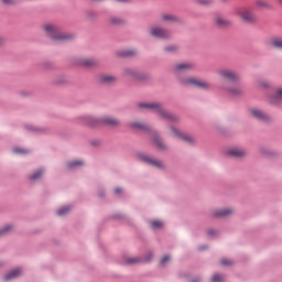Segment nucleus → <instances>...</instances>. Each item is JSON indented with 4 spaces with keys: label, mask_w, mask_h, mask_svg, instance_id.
I'll use <instances>...</instances> for the list:
<instances>
[{
    "label": "nucleus",
    "mask_w": 282,
    "mask_h": 282,
    "mask_svg": "<svg viewBox=\"0 0 282 282\" xmlns=\"http://www.w3.org/2000/svg\"><path fill=\"white\" fill-rule=\"evenodd\" d=\"M43 30L45 34L52 39L53 43H66V41H72V39H74L73 34L64 33L52 23L44 24Z\"/></svg>",
    "instance_id": "obj_1"
},
{
    "label": "nucleus",
    "mask_w": 282,
    "mask_h": 282,
    "mask_svg": "<svg viewBox=\"0 0 282 282\" xmlns=\"http://www.w3.org/2000/svg\"><path fill=\"white\" fill-rule=\"evenodd\" d=\"M139 109H149L151 111H155L161 116L164 120H170L171 122H177V116L169 112L161 104L158 102H140L138 105Z\"/></svg>",
    "instance_id": "obj_2"
},
{
    "label": "nucleus",
    "mask_w": 282,
    "mask_h": 282,
    "mask_svg": "<svg viewBox=\"0 0 282 282\" xmlns=\"http://www.w3.org/2000/svg\"><path fill=\"white\" fill-rule=\"evenodd\" d=\"M86 124H88V127H100V124H106L107 127H120V120L109 116L104 117L102 119L88 117L86 119Z\"/></svg>",
    "instance_id": "obj_3"
},
{
    "label": "nucleus",
    "mask_w": 282,
    "mask_h": 282,
    "mask_svg": "<svg viewBox=\"0 0 282 282\" xmlns=\"http://www.w3.org/2000/svg\"><path fill=\"white\" fill-rule=\"evenodd\" d=\"M182 85L186 87H198L199 89H210V84L206 80L197 79L195 77H189L181 80Z\"/></svg>",
    "instance_id": "obj_4"
},
{
    "label": "nucleus",
    "mask_w": 282,
    "mask_h": 282,
    "mask_svg": "<svg viewBox=\"0 0 282 282\" xmlns=\"http://www.w3.org/2000/svg\"><path fill=\"white\" fill-rule=\"evenodd\" d=\"M226 94H229V96H241L243 94V88L239 84V82H234L231 84H227L221 87Z\"/></svg>",
    "instance_id": "obj_5"
},
{
    "label": "nucleus",
    "mask_w": 282,
    "mask_h": 282,
    "mask_svg": "<svg viewBox=\"0 0 282 282\" xmlns=\"http://www.w3.org/2000/svg\"><path fill=\"white\" fill-rule=\"evenodd\" d=\"M238 17H240L241 21L245 23H257L258 18L250 9H240L237 12Z\"/></svg>",
    "instance_id": "obj_6"
},
{
    "label": "nucleus",
    "mask_w": 282,
    "mask_h": 282,
    "mask_svg": "<svg viewBox=\"0 0 282 282\" xmlns=\"http://www.w3.org/2000/svg\"><path fill=\"white\" fill-rule=\"evenodd\" d=\"M218 76H220V78H224V80H229L228 85L232 83H239V78H240L239 74L230 69L218 70Z\"/></svg>",
    "instance_id": "obj_7"
},
{
    "label": "nucleus",
    "mask_w": 282,
    "mask_h": 282,
    "mask_svg": "<svg viewBox=\"0 0 282 282\" xmlns=\"http://www.w3.org/2000/svg\"><path fill=\"white\" fill-rule=\"evenodd\" d=\"M171 135L173 138H176L177 140H184V142H187L188 144L195 143V139L193 137L186 134L185 132L175 127L171 128Z\"/></svg>",
    "instance_id": "obj_8"
},
{
    "label": "nucleus",
    "mask_w": 282,
    "mask_h": 282,
    "mask_svg": "<svg viewBox=\"0 0 282 282\" xmlns=\"http://www.w3.org/2000/svg\"><path fill=\"white\" fill-rule=\"evenodd\" d=\"M151 35L155 36V39H163V40L171 39V36H172V34L169 30L162 29L160 26L152 28Z\"/></svg>",
    "instance_id": "obj_9"
},
{
    "label": "nucleus",
    "mask_w": 282,
    "mask_h": 282,
    "mask_svg": "<svg viewBox=\"0 0 282 282\" xmlns=\"http://www.w3.org/2000/svg\"><path fill=\"white\" fill-rule=\"evenodd\" d=\"M140 159L142 160V162H147V164H151L152 166H156V169H163L164 167V163L160 160L153 159L147 154H141Z\"/></svg>",
    "instance_id": "obj_10"
},
{
    "label": "nucleus",
    "mask_w": 282,
    "mask_h": 282,
    "mask_svg": "<svg viewBox=\"0 0 282 282\" xmlns=\"http://www.w3.org/2000/svg\"><path fill=\"white\" fill-rule=\"evenodd\" d=\"M250 113L253 118H256L257 120H260L261 122H269L270 117L268 115H265V112L257 109V108H252L250 110Z\"/></svg>",
    "instance_id": "obj_11"
},
{
    "label": "nucleus",
    "mask_w": 282,
    "mask_h": 282,
    "mask_svg": "<svg viewBox=\"0 0 282 282\" xmlns=\"http://www.w3.org/2000/svg\"><path fill=\"white\" fill-rule=\"evenodd\" d=\"M116 80L117 78L113 75L102 74L98 76V82L101 83V85H113Z\"/></svg>",
    "instance_id": "obj_12"
},
{
    "label": "nucleus",
    "mask_w": 282,
    "mask_h": 282,
    "mask_svg": "<svg viewBox=\"0 0 282 282\" xmlns=\"http://www.w3.org/2000/svg\"><path fill=\"white\" fill-rule=\"evenodd\" d=\"M227 155L230 158H246L247 152L243 149L240 148H232L227 151Z\"/></svg>",
    "instance_id": "obj_13"
},
{
    "label": "nucleus",
    "mask_w": 282,
    "mask_h": 282,
    "mask_svg": "<svg viewBox=\"0 0 282 282\" xmlns=\"http://www.w3.org/2000/svg\"><path fill=\"white\" fill-rule=\"evenodd\" d=\"M234 210L230 208H221L216 209L214 212V217H228L229 215H232Z\"/></svg>",
    "instance_id": "obj_14"
},
{
    "label": "nucleus",
    "mask_w": 282,
    "mask_h": 282,
    "mask_svg": "<svg viewBox=\"0 0 282 282\" xmlns=\"http://www.w3.org/2000/svg\"><path fill=\"white\" fill-rule=\"evenodd\" d=\"M176 72H186L188 69H195V64L193 63H182L175 66Z\"/></svg>",
    "instance_id": "obj_15"
},
{
    "label": "nucleus",
    "mask_w": 282,
    "mask_h": 282,
    "mask_svg": "<svg viewBox=\"0 0 282 282\" xmlns=\"http://www.w3.org/2000/svg\"><path fill=\"white\" fill-rule=\"evenodd\" d=\"M215 23L218 28H230L231 23L229 20L221 18V17H217L215 19Z\"/></svg>",
    "instance_id": "obj_16"
},
{
    "label": "nucleus",
    "mask_w": 282,
    "mask_h": 282,
    "mask_svg": "<svg viewBox=\"0 0 282 282\" xmlns=\"http://www.w3.org/2000/svg\"><path fill=\"white\" fill-rule=\"evenodd\" d=\"M269 102H270L271 105H279L280 102H282V88H279V89L276 90L275 96H274V97H271V98L269 99Z\"/></svg>",
    "instance_id": "obj_17"
},
{
    "label": "nucleus",
    "mask_w": 282,
    "mask_h": 282,
    "mask_svg": "<svg viewBox=\"0 0 282 282\" xmlns=\"http://www.w3.org/2000/svg\"><path fill=\"white\" fill-rule=\"evenodd\" d=\"M162 21H164L165 23H177L180 21V18L174 14H163Z\"/></svg>",
    "instance_id": "obj_18"
},
{
    "label": "nucleus",
    "mask_w": 282,
    "mask_h": 282,
    "mask_svg": "<svg viewBox=\"0 0 282 282\" xmlns=\"http://www.w3.org/2000/svg\"><path fill=\"white\" fill-rule=\"evenodd\" d=\"M21 274V269H14L11 272H9L7 275H4V281H10L12 279H17Z\"/></svg>",
    "instance_id": "obj_19"
},
{
    "label": "nucleus",
    "mask_w": 282,
    "mask_h": 282,
    "mask_svg": "<svg viewBox=\"0 0 282 282\" xmlns=\"http://www.w3.org/2000/svg\"><path fill=\"white\" fill-rule=\"evenodd\" d=\"M82 65H85V67H94L98 65V61L95 58H85L82 61Z\"/></svg>",
    "instance_id": "obj_20"
},
{
    "label": "nucleus",
    "mask_w": 282,
    "mask_h": 282,
    "mask_svg": "<svg viewBox=\"0 0 282 282\" xmlns=\"http://www.w3.org/2000/svg\"><path fill=\"white\" fill-rule=\"evenodd\" d=\"M153 142L158 147V149H160L161 151H165L166 144H164V142H162V139H160V137H154Z\"/></svg>",
    "instance_id": "obj_21"
},
{
    "label": "nucleus",
    "mask_w": 282,
    "mask_h": 282,
    "mask_svg": "<svg viewBox=\"0 0 282 282\" xmlns=\"http://www.w3.org/2000/svg\"><path fill=\"white\" fill-rule=\"evenodd\" d=\"M131 127H132V129H140L141 131H147V129H149V126H147L142 122H138V121L132 122Z\"/></svg>",
    "instance_id": "obj_22"
},
{
    "label": "nucleus",
    "mask_w": 282,
    "mask_h": 282,
    "mask_svg": "<svg viewBox=\"0 0 282 282\" xmlns=\"http://www.w3.org/2000/svg\"><path fill=\"white\" fill-rule=\"evenodd\" d=\"M271 47H275L276 50H282V39H274L270 43Z\"/></svg>",
    "instance_id": "obj_23"
},
{
    "label": "nucleus",
    "mask_w": 282,
    "mask_h": 282,
    "mask_svg": "<svg viewBox=\"0 0 282 282\" xmlns=\"http://www.w3.org/2000/svg\"><path fill=\"white\" fill-rule=\"evenodd\" d=\"M43 173H44L43 170H39V171L34 172V173L31 175L32 182H36V180H41V177H43Z\"/></svg>",
    "instance_id": "obj_24"
},
{
    "label": "nucleus",
    "mask_w": 282,
    "mask_h": 282,
    "mask_svg": "<svg viewBox=\"0 0 282 282\" xmlns=\"http://www.w3.org/2000/svg\"><path fill=\"white\" fill-rule=\"evenodd\" d=\"M13 229L14 227H12L11 225L4 226L2 229H0V237H3V235H8L9 232H12Z\"/></svg>",
    "instance_id": "obj_25"
},
{
    "label": "nucleus",
    "mask_w": 282,
    "mask_h": 282,
    "mask_svg": "<svg viewBox=\"0 0 282 282\" xmlns=\"http://www.w3.org/2000/svg\"><path fill=\"white\" fill-rule=\"evenodd\" d=\"M126 265H133L135 263H140V258H128L124 261Z\"/></svg>",
    "instance_id": "obj_26"
},
{
    "label": "nucleus",
    "mask_w": 282,
    "mask_h": 282,
    "mask_svg": "<svg viewBox=\"0 0 282 282\" xmlns=\"http://www.w3.org/2000/svg\"><path fill=\"white\" fill-rule=\"evenodd\" d=\"M122 23H124V20H122L121 18H111L110 19L111 25H122Z\"/></svg>",
    "instance_id": "obj_27"
},
{
    "label": "nucleus",
    "mask_w": 282,
    "mask_h": 282,
    "mask_svg": "<svg viewBox=\"0 0 282 282\" xmlns=\"http://www.w3.org/2000/svg\"><path fill=\"white\" fill-rule=\"evenodd\" d=\"M69 210H72V207H69V206L63 207V208L58 209L57 215L59 217H63L64 215H67V213H69Z\"/></svg>",
    "instance_id": "obj_28"
},
{
    "label": "nucleus",
    "mask_w": 282,
    "mask_h": 282,
    "mask_svg": "<svg viewBox=\"0 0 282 282\" xmlns=\"http://www.w3.org/2000/svg\"><path fill=\"white\" fill-rule=\"evenodd\" d=\"M69 169H76V166H83V161H72L67 163Z\"/></svg>",
    "instance_id": "obj_29"
},
{
    "label": "nucleus",
    "mask_w": 282,
    "mask_h": 282,
    "mask_svg": "<svg viewBox=\"0 0 282 282\" xmlns=\"http://www.w3.org/2000/svg\"><path fill=\"white\" fill-rule=\"evenodd\" d=\"M256 6L261 9L270 8V4L265 2L264 0H258L256 2Z\"/></svg>",
    "instance_id": "obj_30"
},
{
    "label": "nucleus",
    "mask_w": 282,
    "mask_h": 282,
    "mask_svg": "<svg viewBox=\"0 0 282 282\" xmlns=\"http://www.w3.org/2000/svg\"><path fill=\"white\" fill-rule=\"evenodd\" d=\"M178 47L175 45H170L165 47V52H167V54H175V52H177Z\"/></svg>",
    "instance_id": "obj_31"
},
{
    "label": "nucleus",
    "mask_w": 282,
    "mask_h": 282,
    "mask_svg": "<svg viewBox=\"0 0 282 282\" xmlns=\"http://www.w3.org/2000/svg\"><path fill=\"white\" fill-rule=\"evenodd\" d=\"M151 226H152V228H162V226H164V224L160 220H153V221H151Z\"/></svg>",
    "instance_id": "obj_32"
},
{
    "label": "nucleus",
    "mask_w": 282,
    "mask_h": 282,
    "mask_svg": "<svg viewBox=\"0 0 282 282\" xmlns=\"http://www.w3.org/2000/svg\"><path fill=\"white\" fill-rule=\"evenodd\" d=\"M14 153H19L20 155H25V153H30V151L22 149V148H15Z\"/></svg>",
    "instance_id": "obj_33"
},
{
    "label": "nucleus",
    "mask_w": 282,
    "mask_h": 282,
    "mask_svg": "<svg viewBox=\"0 0 282 282\" xmlns=\"http://www.w3.org/2000/svg\"><path fill=\"white\" fill-rule=\"evenodd\" d=\"M224 281V276L220 274H215L212 279V282H221Z\"/></svg>",
    "instance_id": "obj_34"
},
{
    "label": "nucleus",
    "mask_w": 282,
    "mask_h": 282,
    "mask_svg": "<svg viewBox=\"0 0 282 282\" xmlns=\"http://www.w3.org/2000/svg\"><path fill=\"white\" fill-rule=\"evenodd\" d=\"M221 265H232V261L231 260H228V259H223L220 261Z\"/></svg>",
    "instance_id": "obj_35"
},
{
    "label": "nucleus",
    "mask_w": 282,
    "mask_h": 282,
    "mask_svg": "<svg viewBox=\"0 0 282 282\" xmlns=\"http://www.w3.org/2000/svg\"><path fill=\"white\" fill-rule=\"evenodd\" d=\"M166 261H171V257L164 256V257L161 259V265H164V264L166 263Z\"/></svg>",
    "instance_id": "obj_36"
},
{
    "label": "nucleus",
    "mask_w": 282,
    "mask_h": 282,
    "mask_svg": "<svg viewBox=\"0 0 282 282\" xmlns=\"http://www.w3.org/2000/svg\"><path fill=\"white\" fill-rule=\"evenodd\" d=\"M2 2H3L6 6H10L11 3H14V0H2Z\"/></svg>",
    "instance_id": "obj_37"
},
{
    "label": "nucleus",
    "mask_w": 282,
    "mask_h": 282,
    "mask_svg": "<svg viewBox=\"0 0 282 282\" xmlns=\"http://www.w3.org/2000/svg\"><path fill=\"white\" fill-rule=\"evenodd\" d=\"M133 54H135L134 51H128L124 53L126 56H133Z\"/></svg>",
    "instance_id": "obj_38"
},
{
    "label": "nucleus",
    "mask_w": 282,
    "mask_h": 282,
    "mask_svg": "<svg viewBox=\"0 0 282 282\" xmlns=\"http://www.w3.org/2000/svg\"><path fill=\"white\" fill-rule=\"evenodd\" d=\"M115 193H116L117 195L120 194V193H122V188H120V187L116 188V189H115Z\"/></svg>",
    "instance_id": "obj_39"
},
{
    "label": "nucleus",
    "mask_w": 282,
    "mask_h": 282,
    "mask_svg": "<svg viewBox=\"0 0 282 282\" xmlns=\"http://www.w3.org/2000/svg\"><path fill=\"white\" fill-rule=\"evenodd\" d=\"M3 43H6V40H3V37L0 36V45H3Z\"/></svg>",
    "instance_id": "obj_40"
},
{
    "label": "nucleus",
    "mask_w": 282,
    "mask_h": 282,
    "mask_svg": "<svg viewBox=\"0 0 282 282\" xmlns=\"http://www.w3.org/2000/svg\"><path fill=\"white\" fill-rule=\"evenodd\" d=\"M262 87H270L269 83H262Z\"/></svg>",
    "instance_id": "obj_41"
},
{
    "label": "nucleus",
    "mask_w": 282,
    "mask_h": 282,
    "mask_svg": "<svg viewBox=\"0 0 282 282\" xmlns=\"http://www.w3.org/2000/svg\"><path fill=\"white\" fill-rule=\"evenodd\" d=\"M208 235H215V230L209 229V230H208Z\"/></svg>",
    "instance_id": "obj_42"
},
{
    "label": "nucleus",
    "mask_w": 282,
    "mask_h": 282,
    "mask_svg": "<svg viewBox=\"0 0 282 282\" xmlns=\"http://www.w3.org/2000/svg\"><path fill=\"white\" fill-rule=\"evenodd\" d=\"M117 1H119L120 3H127V1L129 0H117Z\"/></svg>",
    "instance_id": "obj_43"
},
{
    "label": "nucleus",
    "mask_w": 282,
    "mask_h": 282,
    "mask_svg": "<svg viewBox=\"0 0 282 282\" xmlns=\"http://www.w3.org/2000/svg\"><path fill=\"white\" fill-rule=\"evenodd\" d=\"M126 74H133V73H131V70L127 69V70H126Z\"/></svg>",
    "instance_id": "obj_44"
},
{
    "label": "nucleus",
    "mask_w": 282,
    "mask_h": 282,
    "mask_svg": "<svg viewBox=\"0 0 282 282\" xmlns=\"http://www.w3.org/2000/svg\"><path fill=\"white\" fill-rule=\"evenodd\" d=\"M203 3H204L205 6H208L209 2H208V1H205V2H203Z\"/></svg>",
    "instance_id": "obj_45"
},
{
    "label": "nucleus",
    "mask_w": 282,
    "mask_h": 282,
    "mask_svg": "<svg viewBox=\"0 0 282 282\" xmlns=\"http://www.w3.org/2000/svg\"><path fill=\"white\" fill-rule=\"evenodd\" d=\"M279 1V3H282V0H278Z\"/></svg>",
    "instance_id": "obj_46"
}]
</instances>
